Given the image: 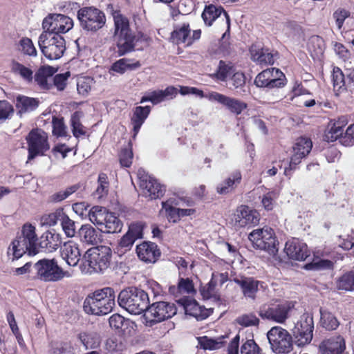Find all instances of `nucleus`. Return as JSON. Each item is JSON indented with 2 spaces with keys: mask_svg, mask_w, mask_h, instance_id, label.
I'll use <instances>...</instances> for the list:
<instances>
[{
  "mask_svg": "<svg viewBox=\"0 0 354 354\" xmlns=\"http://www.w3.org/2000/svg\"><path fill=\"white\" fill-rule=\"evenodd\" d=\"M35 227L31 224L24 225L21 235L13 240L8 248V256L12 261L21 257L26 252L35 255L39 252Z\"/></svg>",
  "mask_w": 354,
  "mask_h": 354,
  "instance_id": "1",
  "label": "nucleus"
},
{
  "mask_svg": "<svg viewBox=\"0 0 354 354\" xmlns=\"http://www.w3.org/2000/svg\"><path fill=\"white\" fill-rule=\"evenodd\" d=\"M115 291L113 288L106 287L95 291L92 295L88 296L84 301L83 308L88 314L102 315L111 313L115 305Z\"/></svg>",
  "mask_w": 354,
  "mask_h": 354,
  "instance_id": "2",
  "label": "nucleus"
},
{
  "mask_svg": "<svg viewBox=\"0 0 354 354\" xmlns=\"http://www.w3.org/2000/svg\"><path fill=\"white\" fill-rule=\"evenodd\" d=\"M120 306L133 315H140L147 311L149 305L148 294L143 290L131 287L122 290L118 295Z\"/></svg>",
  "mask_w": 354,
  "mask_h": 354,
  "instance_id": "3",
  "label": "nucleus"
},
{
  "mask_svg": "<svg viewBox=\"0 0 354 354\" xmlns=\"http://www.w3.org/2000/svg\"><path fill=\"white\" fill-rule=\"evenodd\" d=\"M110 249L105 247L88 249L83 257L82 272L85 273L101 272L106 270L110 263Z\"/></svg>",
  "mask_w": 354,
  "mask_h": 354,
  "instance_id": "4",
  "label": "nucleus"
},
{
  "mask_svg": "<svg viewBox=\"0 0 354 354\" xmlns=\"http://www.w3.org/2000/svg\"><path fill=\"white\" fill-rule=\"evenodd\" d=\"M38 44L42 54L50 60L59 59L66 49L65 39L58 34L41 33Z\"/></svg>",
  "mask_w": 354,
  "mask_h": 354,
  "instance_id": "5",
  "label": "nucleus"
},
{
  "mask_svg": "<svg viewBox=\"0 0 354 354\" xmlns=\"http://www.w3.org/2000/svg\"><path fill=\"white\" fill-rule=\"evenodd\" d=\"M33 268L35 271V277L45 282H55L65 277H71V274L64 271L55 259H41L35 263Z\"/></svg>",
  "mask_w": 354,
  "mask_h": 354,
  "instance_id": "6",
  "label": "nucleus"
},
{
  "mask_svg": "<svg viewBox=\"0 0 354 354\" xmlns=\"http://www.w3.org/2000/svg\"><path fill=\"white\" fill-rule=\"evenodd\" d=\"M272 351L276 353H289L293 349L292 337L281 326L272 327L267 333Z\"/></svg>",
  "mask_w": 354,
  "mask_h": 354,
  "instance_id": "7",
  "label": "nucleus"
},
{
  "mask_svg": "<svg viewBox=\"0 0 354 354\" xmlns=\"http://www.w3.org/2000/svg\"><path fill=\"white\" fill-rule=\"evenodd\" d=\"M254 248L274 255L277 251V243L274 231L270 227L254 230L248 236Z\"/></svg>",
  "mask_w": 354,
  "mask_h": 354,
  "instance_id": "8",
  "label": "nucleus"
},
{
  "mask_svg": "<svg viewBox=\"0 0 354 354\" xmlns=\"http://www.w3.org/2000/svg\"><path fill=\"white\" fill-rule=\"evenodd\" d=\"M77 19L80 26L87 31H97L102 28L106 22L104 13L94 7H84L77 12Z\"/></svg>",
  "mask_w": 354,
  "mask_h": 354,
  "instance_id": "9",
  "label": "nucleus"
},
{
  "mask_svg": "<svg viewBox=\"0 0 354 354\" xmlns=\"http://www.w3.org/2000/svg\"><path fill=\"white\" fill-rule=\"evenodd\" d=\"M286 84V75L277 68L263 70L257 75L254 80V84L257 87L268 90L283 88Z\"/></svg>",
  "mask_w": 354,
  "mask_h": 354,
  "instance_id": "10",
  "label": "nucleus"
},
{
  "mask_svg": "<svg viewBox=\"0 0 354 354\" xmlns=\"http://www.w3.org/2000/svg\"><path fill=\"white\" fill-rule=\"evenodd\" d=\"M139 179L140 187L142 194L150 200L162 197L165 192V188L160 185L156 179L149 176L144 169L139 168L137 171Z\"/></svg>",
  "mask_w": 354,
  "mask_h": 354,
  "instance_id": "11",
  "label": "nucleus"
},
{
  "mask_svg": "<svg viewBox=\"0 0 354 354\" xmlns=\"http://www.w3.org/2000/svg\"><path fill=\"white\" fill-rule=\"evenodd\" d=\"M314 322L312 314L304 313L295 324L293 333L295 344L298 346H303L309 344L313 339Z\"/></svg>",
  "mask_w": 354,
  "mask_h": 354,
  "instance_id": "12",
  "label": "nucleus"
},
{
  "mask_svg": "<svg viewBox=\"0 0 354 354\" xmlns=\"http://www.w3.org/2000/svg\"><path fill=\"white\" fill-rule=\"evenodd\" d=\"M72 19L62 14H49L42 22V33L58 34L67 32L73 28Z\"/></svg>",
  "mask_w": 354,
  "mask_h": 354,
  "instance_id": "13",
  "label": "nucleus"
},
{
  "mask_svg": "<svg viewBox=\"0 0 354 354\" xmlns=\"http://www.w3.org/2000/svg\"><path fill=\"white\" fill-rule=\"evenodd\" d=\"M293 307L291 303L264 304L259 308V315L263 319L283 324Z\"/></svg>",
  "mask_w": 354,
  "mask_h": 354,
  "instance_id": "14",
  "label": "nucleus"
},
{
  "mask_svg": "<svg viewBox=\"0 0 354 354\" xmlns=\"http://www.w3.org/2000/svg\"><path fill=\"white\" fill-rule=\"evenodd\" d=\"M176 311L174 304L158 301L149 305L145 316L150 322L158 323L172 317L176 314Z\"/></svg>",
  "mask_w": 354,
  "mask_h": 354,
  "instance_id": "15",
  "label": "nucleus"
},
{
  "mask_svg": "<svg viewBox=\"0 0 354 354\" xmlns=\"http://www.w3.org/2000/svg\"><path fill=\"white\" fill-rule=\"evenodd\" d=\"M259 222V214L246 205H241L230 216V223L235 229L255 225Z\"/></svg>",
  "mask_w": 354,
  "mask_h": 354,
  "instance_id": "16",
  "label": "nucleus"
},
{
  "mask_svg": "<svg viewBox=\"0 0 354 354\" xmlns=\"http://www.w3.org/2000/svg\"><path fill=\"white\" fill-rule=\"evenodd\" d=\"M28 146V155H44L49 150L46 133L39 129H32L26 137Z\"/></svg>",
  "mask_w": 354,
  "mask_h": 354,
  "instance_id": "17",
  "label": "nucleus"
},
{
  "mask_svg": "<svg viewBox=\"0 0 354 354\" xmlns=\"http://www.w3.org/2000/svg\"><path fill=\"white\" fill-rule=\"evenodd\" d=\"M206 98L212 102H217L226 107L231 113L238 115L247 109L248 104L242 100L231 97L217 92H211Z\"/></svg>",
  "mask_w": 354,
  "mask_h": 354,
  "instance_id": "18",
  "label": "nucleus"
},
{
  "mask_svg": "<svg viewBox=\"0 0 354 354\" xmlns=\"http://www.w3.org/2000/svg\"><path fill=\"white\" fill-rule=\"evenodd\" d=\"M140 39L147 41L148 37L140 33L138 36L133 34L115 37L117 50L115 53L121 57L135 50L136 44Z\"/></svg>",
  "mask_w": 354,
  "mask_h": 354,
  "instance_id": "19",
  "label": "nucleus"
},
{
  "mask_svg": "<svg viewBox=\"0 0 354 354\" xmlns=\"http://www.w3.org/2000/svg\"><path fill=\"white\" fill-rule=\"evenodd\" d=\"M284 250L288 257L293 260L304 261L309 256L307 245L297 239L287 241Z\"/></svg>",
  "mask_w": 354,
  "mask_h": 354,
  "instance_id": "20",
  "label": "nucleus"
},
{
  "mask_svg": "<svg viewBox=\"0 0 354 354\" xmlns=\"http://www.w3.org/2000/svg\"><path fill=\"white\" fill-rule=\"evenodd\" d=\"M222 13H223L227 24V30L223 35V38H224L226 35L230 32V19L229 15L222 6H216L213 4L205 6L201 17L205 25L211 26L213 22L219 17Z\"/></svg>",
  "mask_w": 354,
  "mask_h": 354,
  "instance_id": "21",
  "label": "nucleus"
},
{
  "mask_svg": "<svg viewBox=\"0 0 354 354\" xmlns=\"http://www.w3.org/2000/svg\"><path fill=\"white\" fill-rule=\"evenodd\" d=\"M138 257L146 263H155L160 255L158 246L154 243L144 242L136 248Z\"/></svg>",
  "mask_w": 354,
  "mask_h": 354,
  "instance_id": "22",
  "label": "nucleus"
},
{
  "mask_svg": "<svg viewBox=\"0 0 354 354\" xmlns=\"http://www.w3.org/2000/svg\"><path fill=\"white\" fill-rule=\"evenodd\" d=\"M61 255L68 266H76L81 257L78 244L73 241L64 243L61 248Z\"/></svg>",
  "mask_w": 354,
  "mask_h": 354,
  "instance_id": "23",
  "label": "nucleus"
},
{
  "mask_svg": "<svg viewBox=\"0 0 354 354\" xmlns=\"http://www.w3.org/2000/svg\"><path fill=\"white\" fill-rule=\"evenodd\" d=\"M234 281L239 285L245 297L254 299L256 294L259 290V286L262 283L253 277H240L234 279Z\"/></svg>",
  "mask_w": 354,
  "mask_h": 354,
  "instance_id": "24",
  "label": "nucleus"
},
{
  "mask_svg": "<svg viewBox=\"0 0 354 354\" xmlns=\"http://www.w3.org/2000/svg\"><path fill=\"white\" fill-rule=\"evenodd\" d=\"M345 349V342L341 336L324 340L319 345L321 354H342Z\"/></svg>",
  "mask_w": 354,
  "mask_h": 354,
  "instance_id": "25",
  "label": "nucleus"
},
{
  "mask_svg": "<svg viewBox=\"0 0 354 354\" xmlns=\"http://www.w3.org/2000/svg\"><path fill=\"white\" fill-rule=\"evenodd\" d=\"M150 112L151 106H138L133 109V113L131 118V123L133 125V138H135L138 133L142 125L148 118Z\"/></svg>",
  "mask_w": 354,
  "mask_h": 354,
  "instance_id": "26",
  "label": "nucleus"
},
{
  "mask_svg": "<svg viewBox=\"0 0 354 354\" xmlns=\"http://www.w3.org/2000/svg\"><path fill=\"white\" fill-rule=\"evenodd\" d=\"M241 174L239 171L233 172L228 178L225 179L216 186V192L219 194H230L241 183Z\"/></svg>",
  "mask_w": 354,
  "mask_h": 354,
  "instance_id": "27",
  "label": "nucleus"
},
{
  "mask_svg": "<svg viewBox=\"0 0 354 354\" xmlns=\"http://www.w3.org/2000/svg\"><path fill=\"white\" fill-rule=\"evenodd\" d=\"M184 309L186 315L192 316L198 320L206 319L213 312L212 308H205L194 300L186 301L184 304Z\"/></svg>",
  "mask_w": 354,
  "mask_h": 354,
  "instance_id": "28",
  "label": "nucleus"
},
{
  "mask_svg": "<svg viewBox=\"0 0 354 354\" xmlns=\"http://www.w3.org/2000/svg\"><path fill=\"white\" fill-rule=\"evenodd\" d=\"M39 101L33 97L19 95L16 97V108L17 115L21 116L22 114L35 111L39 106Z\"/></svg>",
  "mask_w": 354,
  "mask_h": 354,
  "instance_id": "29",
  "label": "nucleus"
},
{
  "mask_svg": "<svg viewBox=\"0 0 354 354\" xmlns=\"http://www.w3.org/2000/svg\"><path fill=\"white\" fill-rule=\"evenodd\" d=\"M61 243L62 241L59 234L46 232L40 238L39 246L45 249L48 252H52L55 251Z\"/></svg>",
  "mask_w": 354,
  "mask_h": 354,
  "instance_id": "30",
  "label": "nucleus"
},
{
  "mask_svg": "<svg viewBox=\"0 0 354 354\" xmlns=\"http://www.w3.org/2000/svg\"><path fill=\"white\" fill-rule=\"evenodd\" d=\"M185 201L182 198L172 197L165 202L162 203V209L167 212V218L169 221L176 223L180 220L179 212L178 208L174 205H182Z\"/></svg>",
  "mask_w": 354,
  "mask_h": 354,
  "instance_id": "31",
  "label": "nucleus"
},
{
  "mask_svg": "<svg viewBox=\"0 0 354 354\" xmlns=\"http://www.w3.org/2000/svg\"><path fill=\"white\" fill-rule=\"evenodd\" d=\"M252 59L259 64H273L274 55L268 48H263L257 45H252L250 49Z\"/></svg>",
  "mask_w": 354,
  "mask_h": 354,
  "instance_id": "32",
  "label": "nucleus"
},
{
  "mask_svg": "<svg viewBox=\"0 0 354 354\" xmlns=\"http://www.w3.org/2000/svg\"><path fill=\"white\" fill-rule=\"evenodd\" d=\"M55 72L56 70L53 66H41L34 76L35 81L41 89L49 90L52 85L48 83L47 78L52 77Z\"/></svg>",
  "mask_w": 354,
  "mask_h": 354,
  "instance_id": "33",
  "label": "nucleus"
},
{
  "mask_svg": "<svg viewBox=\"0 0 354 354\" xmlns=\"http://www.w3.org/2000/svg\"><path fill=\"white\" fill-rule=\"evenodd\" d=\"M81 241L88 245H97L100 242V235L91 225H83L79 230Z\"/></svg>",
  "mask_w": 354,
  "mask_h": 354,
  "instance_id": "34",
  "label": "nucleus"
},
{
  "mask_svg": "<svg viewBox=\"0 0 354 354\" xmlns=\"http://www.w3.org/2000/svg\"><path fill=\"white\" fill-rule=\"evenodd\" d=\"M106 219L102 223L106 233L120 232L123 226L122 221L112 212H107Z\"/></svg>",
  "mask_w": 354,
  "mask_h": 354,
  "instance_id": "35",
  "label": "nucleus"
},
{
  "mask_svg": "<svg viewBox=\"0 0 354 354\" xmlns=\"http://www.w3.org/2000/svg\"><path fill=\"white\" fill-rule=\"evenodd\" d=\"M335 287L344 292L354 291V271L344 273L335 280Z\"/></svg>",
  "mask_w": 354,
  "mask_h": 354,
  "instance_id": "36",
  "label": "nucleus"
},
{
  "mask_svg": "<svg viewBox=\"0 0 354 354\" xmlns=\"http://www.w3.org/2000/svg\"><path fill=\"white\" fill-rule=\"evenodd\" d=\"M234 72L235 68L232 62L220 60L214 76L221 82H227Z\"/></svg>",
  "mask_w": 354,
  "mask_h": 354,
  "instance_id": "37",
  "label": "nucleus"
},
{
  "mask_svg": "<svg viewBox=\"0 0 354 354\" xmlns=\"http://www.w3.org/2000/svg\"><path fill=\"white\" fill-rule=\"evenodd\" d=\"M320 325L327 330H334L337 328L339 322L336 317L330 312L320 308Z\"/></svg>",
  "mask_w": 354,
  "mask_h": 354,
  "instance_id": "38",
  "label": "nucleus"
},
{
  "mask_svg": "<svg viewBox=\"0 0 354 354\" xmlns=\"http://www.w3.org/2000/svg\"><path fill=\"white\" fill-rule=\"evenodd\" d=\"M78 339L86 349H94L100 344V336L93 332H82L78 334Z\"/></svg>",
  "mask_w": 354,
  "mask_h": 354,
  "instance_id": "39",
  "label": "nucleus"
},
{
  "mask_svg": "<svg viewBox=\"0 0 354 354\" xmlns=\"http://www.w3.org/2000/svg\"><path fill=\"white\" fill-rule=\"evenodd\" d=\"M246 77L242 72H234L227 80V86L231 90L236 91L237 93L245 92Z\"/></svg>",
  "mask_w": 354,
  "mask_h": 354,
  "instance_id": "40",
  "label": "nucleus"
},
{
  "mask_svg": "<svg viewBox=\"0 0 354 354\" xmlns=\"http://www.w3.org/2000/svg\"><path fill=\"white\" fill-rule=\"evenodd\" d=\"M191 32L189 24L184 23L180 27L176 28L171 32V39L176 44H182L189 41V36Z\"/></svg>",
  "mask_w": 354,
  "mask_h": 354,
  "instance_id": "41",
  "label": "nucleus"
},
{
  "mask_svg": "<svg viewBox=\"0 0 354 354\" xmlns=\"http://www.w3.org/2000/svg\"><path fill=\"white\" fill-rule=\"evenodd\" d=\"M106 208L101 206H94L89 209L88 217L91 223L102 227V223L106 219Z\"/></svg>",
  "mask_w": 354,
  "mask_h": 354,
  "instance_id": "42",
  "label": "nucleus"
},
{
  "mask_svg": "<svg viewBox=\"0 0 354 354\" xmlns=\"http://www.w3.org/2000/svg\"><path fill=\"white\" fill-rule=\"evenodd\" d=\"M129 59L126 58L120 59L112 64L111 69L115 72L123 74L127 69L135 70L141 66L139 61L133 64H129Z\"/></svg>",
  "mask_w": 354,
  "mask_h": 354,
  "instance_id": "43",
  "label": "nucleus"
},
{
  "mask_svg": "<svg viewBox=\"0 0 354 354\" xmlns=\"http://www.w3.org/2000/svg\"><path fill=\"white\" fill-rule=\"evenodd\" d=\"M313 147L310 139L299 138L293 146L294 155H308Z\"/></svg>",
  "mask_w": 354,
  "mask_h": 354,
  "instance_id": "44",
  "label": "nucleus"
},
{
  "mask_svg": "<svg viewBox=\"0 0 354 354\" xmlns=\"http://www.w3.org/2000/svg\"><path fill=\"white\" fill-rule=\"evenodd\" d=\"M129 34H133V32L129 28L128 19L122 17V16L115 17L114 32L115 37L127 35Z\"/></svg>",
  "mask_w": 354,
  "mask_h": 354,
  "instance_id": "45",
  "label": "nucleus"
},
{
  "mask_svg": "<svg viewBox=\"0 0 354 354\" xmlns=\"http://www.w3.org/2000/svg\"><path fill=\"white\" fill-rule=\"evenodd\" d=\"M97 187L93 192L94 196L97 198H101L106 196L109 192V181L106 174L101 173L98 176Z\"/></svg>",
  "mask_w": 354,
  "mask_h": 354,
  "instance_id": "46",
  "label": "nucleus"
},
{
  "mask_svg": "<svg viewBox=\"0 0 354 354\" xmlns=\"http://www.w3.org/2000/svg\"><path fill=\"white\" fill-rule=\"evenodd\" d=\"M12 71L15 73L19 74L28 82H31L32 80V71L17 62L14 61L12 62Z\"/></svg>",
  "mask_w": 354,
  "mask_h": 354,
  "instance_id": "47",
  "label": "nucleus"
},
{
  "mask_svg": "<svg viewBox=\"0 0 354 354\" xmlns=\"http://www.w3.org/2000/svg\"><path fill=\"white\" fill-rule=\"evenodd\" d=\"M64 214L65 212H64L63 209H57L55 212L42 216V224L53 226L56 225L58 221L61 223Z\"/></svg>",
  "mask_w": 354,
  "mask_h": 354,
  "instance_id": "48",
  "label": "nucleus"
},
{
  "mask_svg": "<svg viewBox=\"0 0 354 354\" xmlns=\"http://www.w3.org/2000/svg\"><path fill=\"white\" fill-rule=\"evenodd\" d=\"M71 124L73 134L75 138H79L81 136H84L86 134V131L84 129V127L80 122L79 112L75 111L73 113L71 118Z\"/></svg>",
  "mask_w": 354,
  "mask_h": 354,
  "instance_id": "49",
  "label": "nucleus"
},
{
  "mask_svg": "<svg viewBox=\"0 0 354 354\" xmlns=\"http://www.w3.org/2000/svg\"><path fill=\"white\" fill-rule=\"evenodd\" d=\"M222 339H223V337L219 338L218 339H214L204 336L198 338V343L201 347L205 350H214L220 348L222 346Z\"/></svg>",
  "mask_w": 354,
  "mask_h": 354,
  "instance_id": "50",
  "label": "nucleus"
},
{
  "mask_svg": "<svg viewBox=\"0 0 354 354\" xmlns=\"http://www.w3.org/2000/svg\"><path fill=\"white\" fill-rule=\"evenodd\" d=\"M61 225L63 231L68 237H73L76 234V226L74 221L71 219L68 215L64 214Z\"/></svg>",
  "mask_w": 354,
  "mask_h": 354,
  "instance_id": "51",
  "label": "nucleus"
},
{
  "mask_svg": "<svg viewBox=\"0 0 354 354\" xmlns=\"http://www.w3.org/2000/svg\"><path fill=\"white\" fill-rule=\"evenodd\" d=\"M305 267L308 270H333L334 268V263L332 261L330 260L319 259L317 261H314L311 263L306 264Z\"/></svg>",
  "mask_w": 354,
  "mask_h": 354,
  "instance_id": "52",
  "label": "nucleus"
},
{
  "mask_svg": "<svg viewBox=\"0 0 354 354\" xmlns=\"http://www.w3.org/2000/svg\"><path fill=\"white\" fill-rule=\"evenodd\" d=\"M13 106L6 100H0V124L10 118L14 114Z\"/></svg>",
  "mask_w": 354,
  "mask_h": 354,
  "instance_id": "53",
  "label": "nucleus"
},
{
  "mask_svg": "<svg viewBox=\"0 0 354 354\" xmlns=\"http://www.w3.org/2000/svg\"><path fill=\"white\" fill-rule=\"evenodd\" d=\"M53 133L57 137H64L66 136V127L64 122L63 118L53 117L52 120Z\"/></svg>",
  "mask_w": 354,
  "mask_h": 354,
  "instance_id": "54",
  "label": "nucleus"
},
{
  "mask_svg": "<svg viewBox=\"0 0 354 354\" xmlns=\"http://www.w3.org/2000/svg\"><path fill=\"white\" fill-rule=\"evenodd\" d=\"M236 322L244 327L256 326L259 324V318L254 314H245L236 319Z\"/></svg>",
  "mask_w": 354,
  "mask_h": 354,
  "instance_id": "55",
  "label": "nucleus"
},
{
  "mask_svg": "<svg viewBox=\"0 0 354 354\" xmlns=\"http://www.w3.org/2000/svg\"><path fill=\"white\" fill-rule=\"evenodd\" d=\"M332 76L334 88H337L338 91L343 88L346 85V80L342 71L339 67H334Z\"/></svg>",
  "mask_w": 354,
  "mask_h": 354,
  "instance_id": "56",
  "label": "nucleus"
},
{
  "mask_svg": "<svg viewBox=\"0 0 354 354\" xmlns=\"http://www.w3.org/2000/svg\"><path fill=\"white\" fill-rule=\"evenodd\" d=\"M144 225L140 222L133 223L129 226V230L126 232L135 241L143 237Z\"/></svg>",
  "mask_w": 354,
  "mask_h": 354,
  "instance_id": "57",
  "label": "nucleus"
},
{
  "mask_svg": "<svg viewBox=\"0 0 354 354\" xmlns=\"http://www.w3.org/2000/svg\"><path fill=\"white\" fill-rule=\"evenodd\" d=\"M162 101H164L162 93L160 90H157L149 92L142 96L140 100V103L151 102L153 104H157Z\"/></svg>",
  "mask_w": 354,
  "mask_h": 354,
  "instance_id": "58",
  "label": "nucleus"
},
{
  "mask_svg": "<svg viewBox=\"0 0 354 354\" xmlns=\"http://www.w3.org/2000/svg\"><path fill=\"white\" fill-rule=\"evenodd\" d=\"M341 136H343V128L340 126V121H337L333 124L326 137L328 141L332 142L337 139L340 140Z\"/></svg>",
  "mask_w": 354,
  "mask_h": 354,
  "instance_id": "59",
  "label": "nucleus"
},
{
  "mask_svg": "<svg viewBox=\"0 0 354 354\" xmlns=\"http://www.w3.org/2000/svg\"><path fill=\"white\" fill-rule=\"evenodd\" d=\"M241 354H262L259 346L253 339L247 340L241 348Z\"/></svg>",
  "mask_w": 354,
  "mask_h": 354,
  "instance_id": "60",
  "label": "nucleus"
},
{
  "mask_svg": "<svg viewBox=\"0 0 354 354\" xmlns=\"http://www.w3.org/2000/svg\"><path fill=\"white\" fill-rule=\"evenodd\" d=\"M20 46L22 52L30 56H36L37 50L35 48L32 40L28 37H24L20 40Z\"/></svg>",
  "mask_w": 354,
  "mask_h": 354,
  "instance_id": "61",
  "label": "nucleus"
},
{
  "mask_svg": "<svg viewBox=\"0 0 354 354\" xmlns=\"http://www.w3.org/2000/svg\"><path fill=\"white\" fill-rule=\"evenodd\" d=\"M135 241H136L133 238H131L130 236H128V234L126 233L122 236L119 241L118 250L122 253L129 251L133 245Z\"/></svg>",
  "mask_w": 354,
  "mask_h": 354,
  "instance_id": "62",
  "label": "nucleus"
},
{
  "mask_svg": "<svg viewBox=\"0 0 354 354\" xmlns=\"http://www.w3.org/2000/svg\"><path fill=\"white\" fill-rule=\"evenodd\" d=\"M216 281L212 280L201 288V294L204 299H209L216 297Z\"/></svg>",
  "mask_w": 354,
  "mask_h": 354,
  "instance_id": "63",
  "label": "nucleus"
},
{
  "mask_svg": "<svg viewBox=\"0 0 354 354\" xmlns=\"http://www.w3.org/2000/svg\"><path fill=\"white\" fill-rule=\"evenodd\" d=\"M339 142L346 147L354 145V123L349 126L344 135L340 137Z\"/></svg>",
  "mask_w": 354,
  "mask_h": 354,
  "instance_id": "64",
  "label": "nucleus"
}]
</instances>
